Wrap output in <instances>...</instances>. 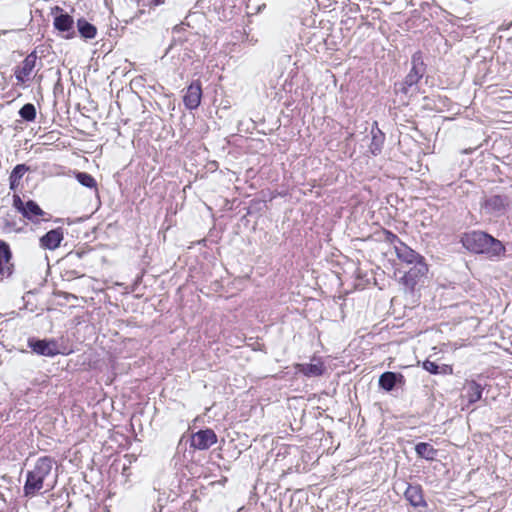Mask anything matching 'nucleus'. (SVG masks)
<instances>
[{"label": "nucleus", "instance_id": "1", "mask_svg": "<svg viewBox=\"0 0 512 512\" xmlns=\"http://www.w3.org/2000/svg\"><path fill=\"white\" fill-rule=\"evenodd\" d=\"M55 461L50 456L38 458L33 469L27 471L23 493L26 497H34L41 489L51 490L56 483V476L52 477Z\"/></svg>", "mask_w": 512, "mask_h": 512}, {"label": "nucleus", "instance_id": "2", "mask_svg": "<svg viewBox=\"0 0 512 512\" xmlns=\"http://www.w3.org/2000/svg\"><path fill=\"white\" fill-rule=\"evenodd\" d=\"M462 245L470 252L485 254L488 258H499L505 253L503 244L483 231H471L461 237Z\"/></svg>", "mask_w": 512, "mask_h": 512}, {"label": "nucleus", "instance_id": "3", "mask_svg": "<svg viewBox=\"0 0 512 512\" xmlns=\"http://www.w3.org/2000/svg\"><path fill=\"white\" fill-rule=\"evenodd\" d=\"M426 72L423 54L415 52L411 57V69L402 82L395 84V92L410 98L418 93V82Z\"/></svg>", "mask_w": 512, "mask_h": 512}, {"label": "nucleus", "instance_id": "4", "mask_svg": "<svg viewBox=\"0 0 512 512\" xmlns=\"http://www.w3.org/2000/svg\"><path fill=\"white\" fill-rule=\"evenodd\" d=\"M53 12H56L53 20V26L55 30L64 38V39H73L76 37V30L74 27V19L73 17L64 12L62 8L59 6H55Z\"/></svg>", "mask_w": 512, "mask_h": 512}, {"label": "nucleus", "instance_id": "5", "mask_svg": "<svg viewBox=\"0 0 512 512\" xmlns=\"http://www.w3.org/2000/svg\"><path fill=\"white\" fill-rule=\"evenodd\" d=\"M408 266L409 269L405 271L401 280L404 286L414 290L415 286L426 276L428 266L424 258Z\"/></svg>", "mask_w": 512, "mask_h": 512}, {"label": "nucleus", "instance_id": "6", "mask_svg": "<svg viewBox=\"0 0 512 512\" xmlns=\"http://www.w3.org/2000/svg\"><path fill=\"white\" fill-rule=\"evenodd\" d=\"M37 54L35 51L28 54L25 59L15 67L14 76L17 84L24 85L32 79V75L37 66Z\"/></svg>", "mask_w": 512, "mask_h": 512}, {"label": "nucleus", "instance_id": "7", "mask_svg": "<svg viewBox=\"0 0 512 512\" xmlns=\"http://www.w3.org/2000/svg\"><path fill=\"white\" fill-rule=\"evenodd\" d=\"M28 347L36 354L46 357H54L60 353L58 341L55 339L30 338Z\"/></svg>", "mask_w": 512, "mask_h": 512}, {"label": "nucleus", "instance_id": "8", "mask_svg": "<svg viewBox=\"0 0 512 512\" xmlns=\"http://www.w3.org/2000/svg\"><path fill=\"white\" fill-rule=\"evenodd\" d=\"M217 442V435L212 429L199 430L191 437V447L207 450Z\"/></svg>", "mask_w": 512, "mask_h": 512}, {"label": "nucleus", "instance_id": "9", "mask_svg": "<svg viewBox=\"0 0 512 512\" xmlns=\"http://www.w3.org/2000/svg\"><path fill=\"white\" fill-rule=\"evenodd\" d=\"M64 239V231L63 228L58 227L48 231L39 239V246L44 250H55L60 245Z\"/></svg>", "mask_w": 512, "mask_h": 512}, {"label": "nucleus", "instance_id": "10", "mask_svg": "<svg viewBox=\"0 0 512 512\" xmlns=\"http://www.w3.org/2000/svg\"><path fill=\"white\" fill-rule=\"evenodd\" d=\"M202 98V87L199 81L192 82L183 97L187 109L194 110L199 107Z\"/></svg>", "mask_w": 512, "mask_h": 512}, {"label": "nucleus", "instance_id": "11", "mask_svg": "<svg viewBox=\"0 0 512 512\" xmlns=\"http://www.w3.org/2000/svg\"><path fill=\"white\" fill-rule=\"evenodd\" d=\"M296 369L306 377H319L324 374L325 365L320 358L313 357L311 363L297 364Z\"/></svg>", "mask_w": 512, "mask_h": 512}, {"label": "nucleus", "instance_id": "12", "mask_svg": "<svg viewBox=\"0 0 512 512\" xmlns=\"http://www.w3.org/2000/svg\"><path fill=\"white\" fill-rule=\"evenodd\" d=\"M394 251H395V254H396L398 260L401 263L406 264L407 266L424 258L423 256H421L419 253H417L416 251L411 249L409 246H407L403 242H399V244H395Z\"/></svg>", "mask_w": 512, "mask_h": 512}, {"label": "nucleus", "instance_id": "13", "mask_svg": "<svg viewBox=\"0 0 512 512\" xmlns=\"http://www.w3.org/2000/svg\"><path fill=\"white\" fill-rule=\"evenodd\" d=\"M404 383L405 378L401 373L387 371L379 377V386L387 392L392 391L396 385H403Z\"/></svg>", "mask_w": 512, "mask_h": 512}, {"label": "nucleus", "instance_id": "14", "mask_svg": "<svg viewBox=\"0 0 512 512\" xmlns=\"http://www.w3.org/2000/svg\"><path fill=\"white\" fill-rule=\"evenodd\" d=\"M405 499L414 507H427L420 485L409 484L404 493Z\"/></svg>", "mask_w": 512, "mask_h": 512}, {"label": "nucleus", "instance_id": "15", "mask_svg": "<svg viewBox=\"0 0 512 512\" xmlns=\"http://www.w3.org/2000/svg\"><path fill=\"white\" fill-rule=\"evenodd\" d=\"M463 399L467 401L469 405L478 402L482 397L483 387L476 381H468L463 387Z\"/></svg>", "mask_w": 512, "mask_h": 512}, {"label": "nucleus", "instance_id": "16", "mask_svg": "<svg viewBox=\"0 0 512 512\" xmlns=\"http://www.w3.org/2000/svg\"><path fill=\"white\" fill-rule=\"evenodd\" d=\"M77 32L79 35L86 39H94L97 35V28L88 22L85 18L81 17L77 20Z\"/></svg>", "mask_w": 512, "mask_h": 512}, {"label": "nucleus", "instance_id": "17", "mask_svg": "<svg viewBox=\"0 0 512 512\" xmlns=\"http://www.w3.org/2000/svg\"><path fill=\"white\" fill-rule=\"evenodd\" d=\"M385 141V135L379 128H372L371 130V142L369 145V150L373 155H378L381 153L383 144Z\"/></svg>", "mask_w": 512, "mask_h": 512}, {"label": "nucleus", "instance_id": "18", "mask_svg": "<svg viewBox=\"0 0 512 512\" xmlns=\"http://www.w3.org/2000/svg\"><path fill=\"white\" fill-rule=\"evenodd\" d=\"M27 171H29V167L25 164H17L13 168L9 176V186L11 190L15 191L18 188L20 180Z\"/></svg>", "mask_w": 512, "mask_h": 512}, {"label": "nucleus", "instance_id": "19", "mask_svg": "<svg viewBox=\"0 0 512 512\" xmlns=\"http://www.w3.org/2000/svg\"><path fill=\"white\" fill-rule=\"evenodd\" d=\"M506 198L501 195H493L486 199L485 208L493 213H500L505 209Z\"/></svg>", "mask_w": 512, "mask_h": 512}, {"label": "nucleus", "instance_id": "20", "mask_svg": "<svg viewBox=\"0 0 512 512\" xmlns=\"http://www.w3.org/2000/svg\"><path fill=\"white\" fill-rule=\"evenodd\" d=\"M0 264L4 265L7 270H14L12 262V251L9 244L0 239Z\"/></svg>", "mask_w": 512, "mask_h": 512}, {"label": "nucleus", "instance_id": "21", "mask_svg": "<svg viewBox=\"0 0 512 512\" xmlns=\"http://www.w3.org/2000/svg\"><path fill=\"white\" fill-rule=\"evenodd\" d=\"M22 215L28 220L34 221L37 217L43 216L44 211L35 201L29 200L25 203V208L22 212Z\"/></svg>", "mask_w": 512, "mask_h": 512}, {"label": "nucleus", "instance_id": "22", "mask_svg": "<svg viewBox=\"0 0 512 512\" xmlns=\"http://www.w3.org/2000/svg\"><path fill=\"white\" fill-rule=\"evenodd\" d=\"M416 454L426 460H434L437 450L429 443L420 442L415 446Z\"/></svg>", "mask_w": 512, "mask_h": 512}, {"label": "nucleus", "instance_id": "23", "mask_svg": "<svg viewBox=\"0 0 512 512\" xmlns=\"http://www.w3.org/2000/svg\"><path fill=\"white\" fill-rule=\"evenodd\" d=\"M19 115L23 120L32 122L36 118V108L32 103H26L20 108Z\"/></svg>", "mask_w": 512, "mask_h": 512}, {"label": "nucleus", "instance_id": "24", "mask_svg": "<svg viewBox=\"0 0 512 512\" xmlns=\"http://www.w3.org/2000/svg\"><path fill=\"white\" fill-rule=\"evenodd\" d=\"M76 179L81 185L87 188H96L97 186V182L94 177L86 172H78L76 174Z\"/></svg>", "mask_w": 512, "mask_h": 512}, {"label": "nucleus", "instance_id": "25", "mask_svg": "<svg viewBox=\"0 0 512 512\" xmlns=\"http://www.w3.org/2000/svg\"><path fill=\"white\" fill-rule=\"evenodd\" d=\"M423 368L431 374L436 375V374L440 373V370H439L440 367L438 366V364H436L433 361H429V360L424 361Z\"/></svg>", "mask_w": 512, "mask_h": 512}, {"label": "nucleus", "instance_id": "26", "mask_svg": "<svg viewBox=\"0 0 512 512\" xmlns=\"http://www.w3.org/2000/svg\"><path fill=\"white\" fill-rule=\"evenodd\" d=\"M13 206L18 212H20L22 214V212L25 208V203L22 201L21 197L17 194L13 195Z\"/></svg>", "mask_w": 512, "mask_h": 512}, {"label": "nucleus", "instance_id": "27", "mask_svg": "<svg viewBox=\"0 0 512 512\" xmlns=\"http://www.w3.org/2000/svg\"><path fill=\"white\" fill-rule=\"evenodd\" d=\"M385 239H386L388 242H390L391 244H393V248H394V249H395V244H399V242H402L396 234H394V233H392V232H390V231H387V232H386V237H385Z\"/></svg>", "mask_w": 512, "mask_h": 512}, {"label": "nucleus", "instance_id": "28", "mask_svg": "<svg viewBox=\"0 0 512 512\" xmlns=\"http://www.w3.org/2000/svg\"><path fill=\"white\" fill-rule=\"evenodd\" d=\"M12 273V270H7L4 265L0 264V276H10Z\"/></svg>", "mask_w": 512, "mask_h": 512}, {"label": "nucleus", "instance_id": "29", "mask_svg": "<svg viewBox=\"0 0 512 512\" xmlns=\"http://www.w3.org/2000/svg\"><path fill=\"white\" fill-rule=\"evenodd\" d=\"M165 3V0H151L149 3L150 8L158 7Z\"/></svg>", "mask_w": 512, "mask_h": 512}]
</instances>
